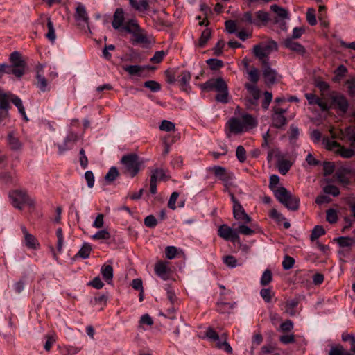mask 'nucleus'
<instances>
[{
    "label": "nucleus",
    "mask_w": 355,
    "mask_h": 355,
    "mask_svg": "<svg viewBox=\"0 0 355 355\" xmlns=\"http://www.w3.org/2000/svg\"><path fill=\"white\" fill-rule=\"evenodd\" d=\"M326 219L329 223H335L338 220L337 211L334 209H329L327 211Z\"/></svg>",
    "instance_id": "55"
},
{
    "label": "nucleus",
    "mask_w": 355,
    "mask_h": 355,
    "mask_svg": "<svg viewBox=\"0 0 355 355\" xmlns=\"http://www.w3.org/2000/svg\"><path fill=\"white\" fill-rule=\"evenodd\" d=\"M128 1L131 7L139 12H144L149 8L148 0H128Z\"/></svg>",
    "instance_id": "28"
},
{
    "label": "nucleus",
    "mask_w": 355,
    "mask_h": 355,
    "mask_svg": "<svg viewBox=\"0 0 355 355\" xmlns=\"http://www.w3.org/2000/svg\"><path fill=\"white\" fill-rule=\"evenodd\" d=\"M342 340L344 342L349 341L351 344L350 351L355 354V336L350 334L343 333L342 334Z\"/></svg>",
    "instance_id": "44"
},
{
    "label": "nucleus",
    "mask_w": 355,
    "mask_h": 355,
    "mask_svg": "<svg viewBox=\"0 0 355 355\" xmlns=\"http://www.w3.org/2000/svg\"><path fill=\"white\" fill-rule=\"evenodd\" d=\"M209 171H211L216 177L225 182L228 183L233 179V174L228 173L225 167L220 166H214L209 168Z\"/></svg>",
    "instance_id": "14"
},
{
    "label": "nucleus",
    "mask_w": 355,
    "mask_h": 355,
    "mask_svg": "<svg viewBox=\"0 0 355 355\" xmlns=\"http://www.w3.org/2000/svg\"><path fill=\"white\" fill-rule=\"evenodd\" d=\"M41 24L43 25L44 23L46 22L47 33L45 34L46 37L51 42L54 43L56 39L55 31L51 19L48 16H41L40 18Z\"/></svg>",
    "instance_id": "17"
},
{
    "label": "nucleus",
    "mask_w": 355,
    "mask_h": 355,
    "mask_svg": "<svg viewBox=\"0 0 355 355\" xmlns=\"http://www.w3.org/2000/svg\"><path fill=\"white\" fill-rule=\"evenodd\" d=\"M270 10L275 13H276L277 16L281 19L288 18V12L286 9L279 7L277 4H273L270 6Z\"/></svg>",
    "instance_id": "39"
},
{
    "label": "nucleus",
    "mask_w": 355,
    "mask_h": 355,
    "mask_svg": "<svg viewBox=\"0 0 355 355\" xmlns=\"http://www.w3.org/2000/svg\"><path fill=\"white\" fill-rule=\"evenodd\" d=\"M245 89L249 92L250 97L247 99V106L249 108H253L258 105V101L260 98V90L254 85L246 83Z\"/></svg>",
    "instance_id": "12"
},
{
    "label": "nucleus",
    "mask_w": 355,
    "mask_h": 355,
    "mask_svg": "<svg viewBox=\"0 0 355 355\" xmlns=\"http://www.w3.org/2000/svg\"><path fill=\"white\" fill-rule=\"evenodd\" d=\"M295 262V259L293 257L286 255L282 263V267L286 270H290L293 267Z\"/></svg>",
    "instance_id": "53"
},
{
    "label": "nucleus",
    "mask_w": 355,
    "mask_h": 355,
    "mask_svg": "<svg viewBox=\"0 0 355 355\" xmlns=\"http://www.w3.org/2000/svg\"><path fill=\"white\" fill-rule=\"evenodd\" d=\"M78 139V136L73 132H69L64 138V142L62 144H58V148L60 154H62L67 150L71 149L76 144Z\"/></svg>",
    "instance_id": "13"
},
{
    "label": "nucleus",
    "mask_w": 355,
    "mask_h": 355,
    "mask_svg": "<svg viewBox=\"0 0 355 355\" xmlns=\"http://www.w3.org/2000/svg\"><path fill=\"white\" fill-rule=\"evenodd\" d=\"M324 175L328 176L332 174L335 169L334 162H324L323 164Z\"/></svg>",
    "instance_id": "62"
},
{
    "label": "nucleus",
    "mask_w": 355,
    "mask_h": 355,
    "mask_svg": "<svg viewBox=\"0 0 355 355\" xmlns=\"http://www.w3.org/2000/svg\"><path fill=\"white\" fill-rule=\"evenodd\" d=\"M322 141L327 150L333 151L343 158H351L354 155L353 149L347 148L340 145L338 142L330 140L328 137H324Z\"/></svg>",
    "instance_id": "8"
},
{
    "label": "nucleus",
    "mask_w": 355,
    "mask_h": 355,
    "mask_svg": "<svg viewBox=\"0 0 355 355\" xmlns=\"http://www.w3.org/2000/svg\"><path fill=\"white\" fill-rule=\"evenodd\" d=\"M144 87L154 92H158L161 89L160 84L155 80L146 81L144 83Z\"/></svg>",
    "instance_id": "59"
},
{
    "label": "nucleus",
    "mask_w": 355,
    "mask_h": 355,
    "mask_svg": "<svg viewBox=\"0 0 355 355\" xmlns=\"http://www.w3.org/2000/svg\"><path fill=\"white\" fill-rule=\"evenodd\" d=\"M92 238L94 240H107L110 238V234L105 230L98 231Z\"/></svg>",
    "instance_id": "51"
},
{
    "label": "nucleus",
    "mask_w": 355,
    "mask_h": 355,
    "mask_svg": "<svg viewBox=\"0 0 355 355\" xmlns=\"http://www.w3.org/2000/svg\"><path fill=\"white\" fill-rule=\"evenodd\" d=\"M155 272L164 280L169 278V269L167 267L166 262L158 261L155 265Z\"/></svg>",
    "instance_id": "23"
},
{
    "label": "nucleus",
    "mask_w": 355,
    "mask_h": 355,
    "mask_svg": "<svg viewBox=\"0 0 355 355\" xmlns=\"http://www.w3.org/2000/svg\"><path fill=\"white\" fill-rule=\"evenodd\" d=\"M256 119L250 114H245L241 118L232 117L227 121L230 131L234 134L241 133L257 126Z\"/></svg>",
    "instance_id": "3"
},
{
    "label": "nucleus",
    "mask_w": 355,
    "mask_h": 355,
    "mask_svg": "<svg viewBox=\"0 0 355 355\" xmlns=\"http://www.w3.org/2000/svg\"><path fill=\"white\" fill-rule=\"evenodd\" d=\"M273 113L271 116L272 125L276 128H281L287 124L288 121L285 116L287 110L278 107H273Z\"/></svg>",
    "instance_id": "11"
},
{
    "label": "nucleus",
    "mask_w": 355,
    "mask_h": 355,
    "mask_svg": "<svg viewBox=\"0 0 355 355\" xmlns=\"http://www.w3.org/2000/svg\"><path fill=\"white\" fill-rule=\"evenodd\" d=\"M306 20L311 26H315L317 24L315 10L314 8H309L307 9Z\"/></svg>",
    "instance_id": "48"
},
{
    "label": "nucleus",
    "mask_w": 355,
    "mask_h": 355,
    "mask_svg": "<svg viewBox=\"0 0 355 355\" xmlns=\"http://www.w3.org/2000/svg\"><path fill=\"white\" fill-rule=\"evenodd\" d=\"M349 171L345 168H340L336 171L334 176L336 178L338 182L342 184L343 186H347L349 183V178L347 174Z\"/></svg>",
    "instance_id": "27"
},
{
    "label": "nucleus",
    "mask_w": 355,
    "mask_h": 355,
    "mask_svg": "<svg viewBox=\"0 0 355 355\" xmlns=\"http://www.w3.org/2000/svg\"><path fill=\"white\" fill-rule=\"evenodd\" d=\"M10 202L14 207L18 209H22L24 205H28L30 207H34L35 202L25 191L14 190L9 193Z\"/></svg>",
    "instance_id": "5"
},
{
    "label": "nucleus",
    "mask_w": 355,
    "mask_h": 355,
    "mask_svg": "<svg viewBox=\"0 0 355 355\" xmlns=\"http://www.w3.org/2000/svg\"><path fill=\"white\" fill-rule=\"evenodd\" d=\"M263 76L266 84L272 85L276 83L279 77H280L277 72L270 67L269 63L266 64V65H263Z\"/></svg>",
    "instance_id": "15"
},
{
    "label": "nucleus",
    "mask_w": 355,
    "mask_h": 355,
    "mask_svg": "<svg viewBox=\"0 0 355 355\" xmlns=\"http://www.w3.org/2000/svg\"><path fill=\"white\" fill-rule=\"evenodd\" d=\"M331 105L343 113L347 112L349 107L348 101L343 95L340 94L334 95L331 97Z\"/></svg>",
    "instance_id": "16"
},
{
    "label": "nucleus",
    "mask_w": 355,
    "mask_h": 355,
    "mask_svg": "<svg viewBox=\"0 0 355 355\" xmlns=\"http://www.w3.org/2000/svg\"><path fill=\"white\" fill-rule=\"evenodd\" d=\"M7 142L10 148L12 150H19L22 147V143L14 131H11L8 134Z\"/></svg>",
    "instance_id": "25"
},
{
    "label": "nucleus",
    "mask_w": 355,
    "mask_h": 355,
    "mask_svg": "<svg viewBox=\"0 0 355 355\" xmlns=\"http://www.w3.org/2000/svg\"><path fill=\"white\" fill-rule=\"evenodd\" d=\"M119 176V172L116 166H112L105 176L107 182H114Z\"/></svg>",
    "instance_id": "37"
},
{
    "label": "nucleus",
    "mask_w": 355,
    "mask_h": 355,
    "mask_svg": "<svg viewBox=\"0 0 355 355\" xmlns=\"http://www.w3.org/2000/svg\"><path fill=\"white\" fill-rule=\"evenodd\" d=\"M56 236L58 238L57 250L59 252H61L64 243V236L62 228L59 227L57 229Z\"/></svg>",
    "instance_id": "54"
},
{
    "label": "nucleus",
    "mask_w": 355,
    "mask_h": 355,
    "mask_svg": "<svg viewBox=\"0 0 355 355\" xmlns=\"http://www.w3.org/2000/svg\"><path fill=\"white\" fill-rule=\"evenodd\" d=\"M224 263L230 268H235L237 266L236 259L232 255H227L223 258Z\"/></svg>",
    "instance_id": "60"
},
{
    "label": "nucleus",
    "mask_w": 355,
    "mask_h": 355,
    "mask_svg": "<svg viewBox=\"0 0 355 355\" xmlns=\"http://www.w3.org/2000/svg\"><path fill=\"white\" fill-rule=\"evenodd\" d=\"M101 273L103 278L107 282V284H110L112 282L113 278V268L111 265H103L101 267Z\"/></svg>",
    "instance_id": "32"
},
{
    "label": "nucleus",
    "mask_w": 355,
    "mask_h": 355,
    "mask_svg": "<svg viewBox=\"0 0 355 355\" xmlns=\"http://www.w3.org/2000/svg\"><path fill=\"white\" fill-rule=\"evenodd\" d=\"M324 234H325V230L323 228V227L320 226V225H316V226H315V227L313 229V230L311 232V234L310 236V239L312 241H313L318 239L321 236L324 235Z\"/></svg>",
    "instance_id": "41"
},
{
    "label": "nucleus",
    "mask_w": 355,
    "mask_h": 355,
    "mask_svg": "<svg viewBox=\"0 0 355 355\" xmlns=\"http://www.w3.org/2000/svg\"><path fill=\"white\" fill-rule=\"evenodd\" d=\"M323 191L326 194L331 195L334 197L338 196L340 194L339 189L332 184H328L323 188Z\"/></svg>",
    "instance_id": "50"
},
{
    "label": "nucleus",
    "mask_w": 355,
    "mask_h": 355,
    "mask_svg": "<svg viewBox=\"0 0 355 355\" xmlns=\"http://www.w3.org/2000/svg\"><path fill=\"white\" fill-rule=\"evenodd\" d=\"M11 93L0 92V109L8 110L10 108Z\"/></svg>",
    "instance_id": "31"
},
{
    "label": "nucleus",
    "mask_w": 355,
    "mask_h": 355,
    "mask_svg": "<svg viewBox=\"0 0 355 355\" xmlns=\"http://www.w3.org/2000/svg\"><path fill=\"white\" fill-rule=\"evenodd\" d=\"M272 280V272L269 269H266L262 274L260 284L263 286L268 285Z\"/></svg>",
    "instance_id": "40"
},
{
    "label": "nucleus",
    "mask_w": 355,
    "mask_h": 355,
    "mask_svg": "<svg viewBox=\"0 0 355 355\" xmlns=\"http://www.w3.org/2000/svg\"><path fill=\"white\" fill-rule=\"evenodd\" d=\"M203 90L211 91L216 90L218 94L216 96L217 101L226 103L228 102V89L227 85L222 78L210 79L200 85Z\"/></svg>",
    "instance_id": "2"
},
{
    "label": "nucleus",
    "mask_w": 355,
    "mask_h": 355,
    "mask_svg": "<svg viewBox=\"0 0 355 355\" xmlns=\"http://www.w3.org/2000/svg\"><path fill=\"white\" fill-rule=\"evenodd\" d=\"M248 74V79L254 84L257 83L259 79V73L257 68L252 67L247 71Z\"/></svg>",
    "instance_id": "47"
},
{
    "label": "nucleus",
    "mask_w": 355,
    "mask_h": 355,
    "mask_svg": "<svg viewBox=\"0 0 355 355\" xmlns=\"http://www.w3.org/2000/svg\"><path fill=\"white\" fill-rule=\"evenodd\" d=\"M232 202H233V214L234 217L238 220L243 222L244 223H249L251 221V218L246 214L242 205L239 200L235 198L232 193H230Z\"/></svg>",
    "instance_id": "10"
},
{
    "label": "nucleus",
    "mask_w": 355,
    "mask_h": 355,
    "mask_svg": "<svg viewBox=\"0 0 355 355\" xmlns=\"http://www.w3.org/2000/svg\"><path fill=\"white\" fill-rule=\"evenodd\" d=\"M236 156L238 160L241 163L246 160V151L243 146H239L236 148Z\"/></svg>",
    "instance_id": "58"
},
{
    "label": "nucleus",
    "mask_w": 355,
    "mask_h": 355,
    "mask_svg": "<svg viewBox=\"0 0 355 355\" xmlns=\"http://www.w3.org/2000/svg\"><path fill=\"white\" fill-rule=\"evenodd\" d=\"M75 17L77 21H82L85 23L88 22V15L85 7L83 4L79 3L76 7Z\"/></svg>",
    "instance_id": "30"
},
{
    "label": "nucleus",
    "mask_w": 355,
    "mask_h": 355,
    "mask_svg": "<svg viewBox=\"0 0 355 355\" xmlns=\"http://www.w3.org/2000/svg\"><path fill=\"white\" fill-rule=\"evenodd\" d=\"M9 60L13 66L21 69L22 72H25L26 67V62L22 59L21 54L18 51H14L10 55Z\"/></svg>",
    "instance_id": "20"
},
{
    "label": "nucleus",
    "mask_w": 355,
    "mask_h": 355,
    "mask_svg": "<svg viewBox=\"0 0 355 355\" xmlns=\"http://www.w3.org/2000/svg\"><path fill=\"white\" fill-rule=\"evenodd\" d=\"M286 48L303 55L306 52L305 48L298 42H294L292 38H286L284 42Z\"/></svg>",
    "instance_id": "24"
},
{
    "label": "nucleus",
    "mask_w": 355,
    "mask_h": 355,
    "mask_svg": "<svg viewBox=\"0 0 355 355\" xmlns=\"http://www.w3.org/2000/svg\"><path fill=\"white\" fill-rule=\"evenodd\" d=\"M11 102L17 107L19 112L22 115L25 121H28L27 116L26 114L25 109L22 104V101L17 96L12 94Z\"/></svg>",
    "instance_id": "33"
},
{
    "label": "nucleus",
    "mask_w": 355,
    "mask_h": 355,
    "mask_svg": "<svg viewBox=\"0 0 355 355\" xmlns=\"http://www.w3.org/2000/svg\"><path fill=\"white\" fill-rule=\"evenodd\" d=\"M291 164L288 160H282L279 162L278 169L280 173L285 175L290 170Z\"/></svg>",
    "instance_id": "52"
},
{
    "label": "nucleus",
    "mask_w": 355,
    "mask_h": 355,
    "mask_svg": "<svg viewBox=\"0 0 355 355\" xmlns=\"http://www.w3.org/2000/svg\"><path fill=\"white\" fill-rule=\"evenodd\" d=\"M277 49V42L271 41L267 45L263 46L260 44L254 45L253 47V53L254 56L261 61L263 65H266V64L269 63V54L272 50Z\"/></svg>",
    "instance_id": "9"
},
{
    "label": "nucleus",
    "mask_w": 355,
    "mask_h": 355,
    "mask_svg": "<svg viewBox=\"0 0 355 355\" xmlns=\"http://www.w3.org/2000/svg\"><path fill=\"white\" fill-rule=\"evenodd\" d=\"M207 64L211 70H218L224 65L223 62L220 60L211 58L207 60Z\"/></svg>",
    "instance_id": "45"
},
{
    "label": "nucleus",
    "mask_w": 355,
    "mask_h": 355,
    "mask_svg": "<svg viewBox=\"0 0 355 355\" xmlns=\"http://www.w3.org/2000/svg\"><path fill=\"white\" fill-rule=\"evenodd\" d=\"M126 33L132 35V43L139 44L143 47H149L154 42L152 36L148 35L145 31L140 28L137 22V26H132V28H126Z\"/></svg>",
    "instance_id": "7"
},
{
    "label": "nucleus",
    "mask_w": 355,
    "mask_h": 355,
    "mask_svg": "<svg viewBox=\"0 0 355 355\" xmlns=\"http://www.w3.org/2000/svg\"><path fill=\"white\" fill-rule=\"evenodd\" d=\"M21 230L24 235L26 245L28 248L36 249L40 245L37 239L33 234L28 233L24 226L21 227Z\"/></svg>",
    "instance_id": "26"
},
{
    "label": "nucleus",
    "mask_w": 355,
    "mask_h": 355,
    "mask_svg": "<svg viewBox=\"0 0 355 355\" xmlns=\"http://www.w3.org/2000/svg\"><path fill=\"white\" fill-rule=\"evenodd\" d=\"M345 85L347 88V92L350 96L355 95V79L350 78L346 80Z\"/></svg>",
    "instance_id": "63"
},
{
    "label": "nucleus",
    "mask_w": 355,
    "mask_h": 355,
    "mask_svg": "<svg viewBox=\"0 0 355 355\" xmlns=\"http://www.w3.org/2000/svg\"><path fill=\"white\" fill-rule=\"evenodd\" d=\"M274 195L279 202L291 211H297L300 207V198L293 195L285 187H280L274 191Z\"/></svg>",
    "instance_id": "4"
},
{
    "label": "nucleus",
    "mask_w": 355,
    "mask_h": 355,
    "mask_svg": "<svg viewBox=\"0 0 355 355\" xmlns=\"http://www.w3.org/2000/svg\"><path fill=\"white\" fill-rule=\"evenodd\" d=\"M120 164L123 174L134 178L144 168V160L140 158L137 153H131L122 156Z\"/></svg>",
    "instance_id": "1"
},
{
    "label": "nucleus",
    "mask_w": 355,
    "mask_h": 355,
    "mask_svg": "<svg viewBox=\"0 0 355 355\" xmlns=\"http://www.w3.org/2000/svg\"><path fill=\"white\" fill-rule=\"evenodd\" d=\"M354 354L350 351L348 352L344 349L342 345H337L332 347L329 352V355H353Z\"/></svg>",
    "instance_id": "38"
},
{
    "label": "nucleus",
    "mask_w": 355,
    "mask_h": 355,
    "mask_svg": "<svg viewBox=\"0 0 355 355\" xmlns=\"http://www.w3.org/2000/svg\"><path fill=\"white\" fill-rule=\"evenodd\" d=\"M191 78L190 72L183 71L179 76L178 82L184 91H187L189 87V83Z\"/></svg>",
    "instance_id": "29"
},
{
    "label": "nucleus",
    "mask_w": 355,
    "mask_h": 355,
    "mask_svg": "<svg viewBox=\"0 0 355 355\" xmlns=\"http://www.w3.org/2000/svg\"><path fill=\"white\" fill-rule=\"evenodd\" d=\"M137 21L136 19H132L125 22L124 10L122 8H118L114 12L112 26L115 30L126 32L127 27L132 28V26H137Z\"/></svg>",
    "instance_id": "6"
},
{
    "label": "nucleus",
    "mask_w": 355,
    "mask_h": 355,
    "mask_svg": "<svg viewBox=\"0 0 355 355\" xmlns=\"http://www.w3.org/2000/svg\"><path fill=\"white\" fill-rule=\"evenodd\" d=\"M37 83H35L37 87L42 92H45L49 90L48 87V83L46 78L39 72L36 75Z\"/></svg>",
    "instance_id": "34"
},
{
    "label": "nucleus",
    "mask_w": 355,
    "mask_h": 355,
    "mask_svg": "<svg viewBox=\"0 0 355 355\" xmlns=\"http://www.w3.org/2000/svg\"><path fill=\"white\" fill-rule=\"evenodd\" d=\"M305 97L310 105H317L319 106L322 111H327L330 109L331 106L328 103L322 100V98L317 96L313 93H307L305 94Z\"/></svg>",
    "instance_id": "18"
},
{
    "label": "nucleus",
    "mask_w": 355,
    "mask_h": 355,
    "mask_svg": "<svg viewBox=\"0 0 355 355\" xmlns=\"http://www.w3.org/2000/svg\"><path fill=\"white\" fill-rule=\"evenodd\" d=\"M124 71L128 73L130 76H142L143 72L146 69H154L155 67L150 66H141V65H128L123 67Z\"/></svg>",
    "instance_id": "19"
},
{
    "label": "nucleus",
    "mask_w": 355,
    "mask_h": 355,
    "mask_svg": "<svg viewBox=\"0 0 355 355\" xmlns=\"http://www.w3.org/2000/svg\"><path fill=\"white\" fill-rule=\"evenodd\" d=\"M345 133L348 139L352 142H355V125L347 127Z\"/></svg>",
    "instance_id": "64"
},
{
    "label": "nucleus",
    "mask_w": 355,
    "mask_h": 355,
    "mask_svg": "<svg viewBox=\"0 0 355 355\" xmlns=\"http://www.w3.org/2000/svg\"><path fill=\"white\" fill-rule=\"evenodd\" d=\"M108 295L107 294H102L94 297V302L95 304L100 305L101 306V309H103V306L106 305Z\"/></svg>",
    "instance_id": "61"
},
{
    "label": "nucleus",
    "mask_w": 355,
    "mask_h": 355,
    "mask_svg": "<svg viewBox=\"0 0 355 355\" xmlns=\"http://www.w3.org/2000/svg\"><path fill=\"white\" fill-rule=\"evenodd\" d=\"M299 301L297 299H293L288 300L285 305V311L291 316L295 315L296 311L295 308L297 306Z\"/></svg>",
    "instance_id": "35"
},
{
    "label": "nucleus",
    "mask_w": 355,
    "mask_h": 355,
    "mask_svg": "<svg viewBox=\"0 0 355 355\" xmlns=\"http://www.w3.org/2000/svg\"><path fill=\"white\" fill-rule=\"evenodd\" d=\"M335 240L337 241L339 246L342 248L351 246L354 241L352 238L344 236L336 238Z\"/></svg>",
    "instance_id": "49"
},
{
    "label": "nucleus",
    "mask_w": 355,
    "mask_h": 355,
    "mask_svg": "<svg viewBox=\"0 0 355 355\" xmlns=\"http://www.w3.org/2000/svg\"><path fill=\"white\" fill-rule=\"evenodd\" d=\"M254 26L261 27L266 25L270 20L268 12L263 10H259L254 14Z\"/></svg>",
    "instance_id": "22"
},
{
    "label": "nucleus",
    "mask_w": 355,
    "mask_h": 355,
    "mask_svg": "<svg viewBox=\"0 0 355 355\" xmlns=\"http://www.w3.org/2000/svg\"><path fill=\"white\" fill-rule=\"evenodd\" d=\"M92 251L91 245L89 243H84L82 248L80 249L76 256L80 257L83 259H87L89 257Z\"/></svg>",
    "instance_id": "42"
},
{
    "label": "nucleus",
    "mask_w": 355,
    "mask_h": 355,
    "mask_svg": "<svg viewBox=\"0 0 355 355\" xmlns=\"http://www.w3.org/2000/svg\"><path fill=\"white\" fill-rule=\"evenodd\" d=\"M273 295L270 288H262L260 291V295L267 303L271 302Z\"/></svg>",
    "instance_id": "56"
},
{
    "label": "nucleus",
    "mask_w": 355,
    "mask_h": 355,
    "mask_svg": "<svg viewBox=\"0 0 355 355\" xmlns=\"http://www.w3.org/2000/svg\"><path fill=\"white\" fill-rule=\"evenodd\" d=\"M211 37V31L208 28L205 29L201 34V36L199 39L198 46L200 47H204L207 44V41L209 40Z\"/></svg>",
    "instance_id": "43"
},
{
    "label": "nucleus",
    "mask_w": 355,
    "mask_h": 355,
    "mask_svg": "<svg viewBox=\"0 0 355 355\" xmlns=\"http://www.w3.org/2000/svg\"><path fill=\"white\" fill-rule=\"evenodd\" d=\"M264 98L261 103L262 108L265 110H268L269 107V105L272 101V94L271 92H265L263 94Z\"/></svg>",
    "instance_id": "57"
},
{
    "label": "nucleus",
    "mask_w": 355,
    "mask_h": 355,
    "mask_svg": "<svg viewBox=\"0 0 355 355\" xmlns=\"http://www.w3.org/2000/svg\"><path fill=\"white\" fill-rule=\"evenodd\" d=\"M3 73L13 74L17 78H21L24 73L21 69L17 68L12 64L8 65L5 64H0V78L2 77Z\"/></svg>",
    "instance_id": "21"
},
{
    "label": "nucleus",
    "mask_w": 355,
    "mask_h": 355,
    "mask_svg": "<svg viewBox=\"0 0 355 355\" xmlns=\"http://www.w3.org/2000/svg\"><path fill=\"white\" fill-rule=\"evenodd\" d=\"M46 341L44 344V349L47 352L50 351L53 345L56 342V336L55 334H48L45 336Z\"/></svg>",
    "instance_id": "46"
},
{
    "label": "nucleus",
    "mask_w": 355,
    "mask_h": 355,
    "mask_svg": "<svg viewBox=\"0 0 355 355\" xmlns=\"http://www.w3.org/2000/svg\"><path fill=\"white\" fill-rule=\"evenodd\" d=\"M232 231L233 230L227 225H222L218 228V234L220 237L228 241L231 238Z\"/></svg>",
    "instance_id": "36"
}]
</instances>
